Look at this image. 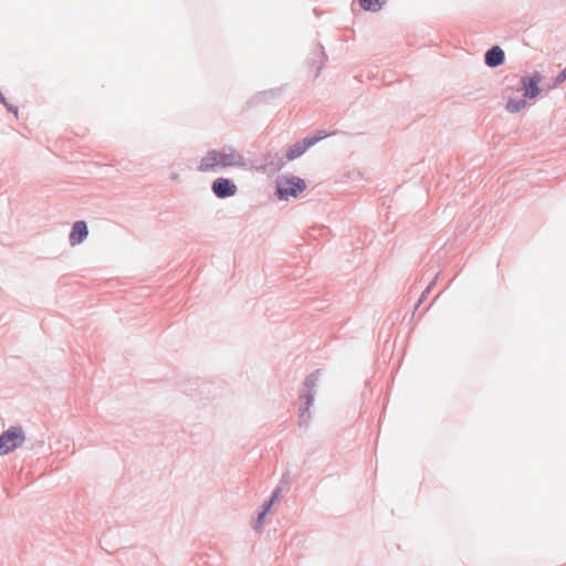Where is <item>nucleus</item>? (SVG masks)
Returning a JSON list of instances; mask_svg holds the SVG:
<instances>
[{
	"instance_id": "4",
	"label": "nucleus",
	"mask_w": 566,
	"mask_h": 566,
	"mask_svg": "<svg viewBox=\"0 0 566 566\" xmlns=\"http://www.w3.org/2000/svg\"><path fill=\"white\" fill-rule=\"evenodd\" d=\"M212 191L218 198L232 197L237 193V186L228 178H218L212 184Z\"/></svg>"
},
{
	"instance_id": "11",
	"label": "nucleus",
	"mask_w": 566,
	"mask_h": 566,
	"mask_svg": "<svg viewBox=\"0 0 566 566\" xmlns=\"http://www.w3.org/2000/svg\"><path fill=\"white\" fill-rule=\"evenodd\" d=\"M279 499V491H275L272 495V499L270 500L266 509L260 514L259 516V524L262 523L263 518L265 517V515L268 514V512L270 511V507L271 505Z\"/></svg>"
},
{
	"instance_id": "9",
	"label": "nucleus",
	"mask_w": 566,
	"mask_h": 566,
	"mask_svg": "<svg viewBox=\"0 0 566 566\" xmlns=\"http://www.w3.org/2000/svg\"><path fill=\"white\" fill-rule=\"evenodd\" d=\"M385 0H359L360 7L366 11H378L382 7Z\"/></svg>"
},
{
	"instance_id": "1",
	"label": "nucleus",
	"mask_w": 566,
	"mask_h": 566,
	"mask_svg": "<svg viewBox=\"0 0 566 566\" xmlns=\"http://www.w3.org/2000/svg\"><path fill=\"white\" fill-rule=\"evenodd\" d=\"M243 166H245V163L241 154L233 148H223L208 151L201 158L198 169L202 172H209Z\"/></svg>"
},
{
	"instance_id": "7",
	"label": "nucleus",
	"mask_w": 566,
	"mask_h": 566,
	"mask_svg": "<svg viewBox=\"0 0 566 566\" xmlns=\"http://www.w3.org/2000/svg\"><path fill=\"white\" fill-rule=\"evenodd\" d=\"M504 62V52L500 46H493L485 54V63L495 67L501 65Z\"/></svg>"
},
{
	"instance_id": "10",
	"label": "nucleus",
	"mask_w": 566,
	"mask_h": 566,
	"mask_svg": "<svg viewBox=\"0 0 566 566\" xmlns=\"http://www.w3.org/2000/svg\"><path fill=\"white\" fill-rule=\"evenodd\" d=\"M525 101L524 99H509L507 102V105H506V108L511 112V113H516L518 111H521L522 108L525 107Z\"/></svg>"
},
{
	"instance_id": "12",
	"label": "nucleus",
	"mask_w": 566,
	"mask_h": 566,
	"mask_svg": "<svg viewBox=\"0 0 566 566\" xmlns=\"http://www.w3.org/2000/svg\"><path fill=\"white\" fill-rule=\"evenodd\" d=\"M562 76L566 78V69L562 72Z\"/></svg>"
},
{
	"instance_id": "8",
	"label": "nucleus",
	"mask_w": 566,
	"mask_h": 566,
	"mask_svg": "<svg viewBox=\"0 0 566 566\" xmlns=\"http://www.w3.org/2000/svg\"><path fill=\"white\" fill-rule=\"evenodd\" d=\"M538 78L530 77V78H523V85L525 90V96L534 98L538 95Z\"/></svg>"
},
{
	"instance_id": "2",
	"label": "nucleus",
	"mask_w": 566,
	"mask_h": 566,
	"mask_svg": "<svg viewBox=\"0 0 566 566\" xmlns=\"http://www.w3.org/2000/svg\"><path fill=\"white\" fill-rule=\"evenodd\" d=\"M25 440L21 428L12 427L0 436V455L7 454L19 448Z\"/></svg>"
},
{
	"instance_id": "3",
	"label": "nucleus",
	"mask_w": 566,
	"mask_h": 566,
	"mask_svg": "<svg viewBox=\"0 0 566 566\" xmlns=\"http://www.w3.org/2000/svg\"><path fill=\"white\" fill-rule=\"evenodd\" d=\"M305 181L298 177L286 178L279 184L277 191L281 198L295 197L305 189Z\"/></svg>"
},
{
	"instance_id": "5",
	"label": "nucleus",
	"mask_w": 566,
	"mask_h": 566,
	"mask_svg": "<svg viewBox=\"0 0 566 566\" xmlns=\"http://www.w3.org/2000/svg\"><path fill=\"white\" fill-rule=\"evenodd\" d=\"M324 136L318 135L316 137L306 138L302 142L294 144L287 151L286 157L289 160H293L303 155L311 146L321 140Z\"/></svg>"
},
{
	"instance_id": "6",
	"label": "nucleus",
	"mask_w": 566,
	"mask_h": 566,
	"mask_svg": "<svg viewBox=\"0 0 566 566\" xmlns=\"http://www.w3.org/2000/svg\"><path fill=\"white\" fill-rule=\"evenodd\" d=\"M88 234L86 223L84 221H76L70 233V243L76 245L81 243Z\"/></svg>"
}]
</instances>
